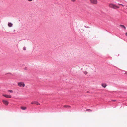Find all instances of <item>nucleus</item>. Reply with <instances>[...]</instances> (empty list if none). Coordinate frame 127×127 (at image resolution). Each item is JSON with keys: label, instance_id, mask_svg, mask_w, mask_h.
I'll list each match as a JSON object with an SVG mask.
<instances>
[{"label": "nucleus", "instance_id": "39448f33", "mask_svg": "<svg viewBox=\"0 0 127 127\" xmlns=\"http://www.w3.org/2000/svg\"><path fill=\"white\" fill-rule=\"evenodd\" d=\"M3 103L6 105H7L8 104V102L7 101L5 100H3Z\"/></svg>", "mask_w": 127, "mask_h": 127}, {"label": "nucleus", "instance_id": "f3484780", "mask_svg": "<svg viewBox=\"0 0 127 127\" xmlns=\"http://www.w3.org/2000/svg\"><path fill=\"white\" fill-rule=\"evenodd\" d=\"M125 35L127 36V32L126 33Z\"/></svg>", "mask_w": 127, "mask_h": 127}, {"label": "nucleus", "instance_id": "0eeeda50", "mask_svg": "<svg viewBox=\"0 0 127 127\" xmlns=\"http://www.w3.org/2000/svg\"><path fill=\"white\" fill-rule=\"evenodd\" d=\"M8 25L9 27H12L13 24L11 23H9L8 24Z\"/></svg>", "mask_w": 127, "mask_h": 127}, {"label": "nucleus", "instance_id": "f8f14e48", "mask_svg": "<svg viewBox=\"0 0 127 127\" xmlns=\"http://www.w3.org/2000/svg\"><path fill=\"white\" fill-rule=\"evenodd\" d=\"M86 111H91L92 110H91L90 109H87L86 110Z\"/></svg>", "mask_w": 127, "mask_h": 127}, {"label": "nucleus", "instance_id": "4468645a", "mask_svg": "<svg viewBox=\"0 0 127 127\" xmlns=\"http://www.w3.org/2000/svg\"><path fill=\"white\" fill-rule=\"evenodd\" d=\"M23 50H26V48L25 47H24L23 48Z\"/></svg>", "mask_w": 127, "mask_h": 127}, {"label": "nucleus", "instance_id": "ddd939ff", "mask_svg": "<svg viewBox=\"0 0 127 127\" xmlns=\"http://www.w3.org/2000/svg\"><path fill=\"white\" fill-rule=\"evenodd\" d=\"M8 91L11 93L13 92V91L11 90H9Z\"/></svg>", "mask_w": 127, "mask_h": 127}, {"label": "nucleus", "instance_id": "7ed1b4c3", "mask_svg": "<svg viewBox=\"0 0 127 127\" xmlns=\"http://www.w3.org/2000/svg\"><path fill=\"white\" fill-rule=\"evenodd\" d=\"M91 2L93 4H96L97 3V0H90Z\"/></svg>", "mask_w": 127, "mask_h": 127}, {"label": "nucleus", "instance_id": "5701e85b", "mask_svg": "<svg viewBox=\"0 0 127 127\" xmlns=\"http://www.w3.org/2000/svg\"><path fill=\"white\" fill-rule=\"evenodd\" d=\"M14 32L15 31V30H14Z\"/></svg>", "mask_w": 127, "mask_h": 127}, {"label": "nucleus", "instance_id": "2eb2a0df", "mask_svg": "<svg viewBox=\"0 0 127 127\" xmlns=\"http://www.w3.org/2000/svg\"><path fill=\"white\" fill-rule=\"evenodd\" d=\"M84 73L85 74H87V72L86 71H85V72H84Z\"/></svg>", "mask_w": 127, "mask_h": 127}, {"label": "nucleus", "instance_id": "1a4fd4ad", "mask_svg": "<svg viewBox=\"0 0 127 127\" xmlns=\"http://www.w3.org/2000/svg\"><path fill=\"white\" fill-rule=\"evenodd\" d=\"M21 109L23 110H25L27 109V108L26 107H22Z\"/></svg>", "mask_w": 127, "mask_h": 127}, {"label": "nucleus", "instance_id": "412c9836", "mask_svg": "<svg viewBox=\"0 0 127 127\" xmlns=\"http://www.w3.org/2000/svg\"><path fill=\"white\" fill-rule=\"evenodd\" d=\"M118 4H119V5H121V4H119V3H118Z\"/></svg>", "mask_w": 127, "mask_h": 127}, {"label": "nucleus", "instance_id": "a211bd4d", "mask_svg": "<svg viewBox=\"0 0 127 127\" xmlns=\"http://www.w3.org/2000/svg\"><path fill=\"white\" fill-rule=\"evenodd\" d=\"M85 27L86 28H89V27H86V26H85Z\"/></svg>", "mask_w": 127, "mask_h": 127}, {"label": "nucleus", "instance_id": "6ab92c4d", "mask_svg": "<svg viewBox=\"0 0 127 127\" xmlns=\"http://www.w3.org/2000/svg\"><path fill=\"white\" fill-rule=\"evenodd\" d=\"M121 5L123 7L124 6V5L123 4H121Z\"/></svg>", "mask_w": 127, "mask_h": 127}, {"label": "nucleus", "instance_id": "dca6fc26", "mask_svg": "<svg viewBox=\"0 0 127 127\" xmlns=\"http://www.w3.org/2000/svg\"><path fill=\"white\" fill-rule=\"evenodd\" d=\"M28 0L29 1H32L33 0Z\"/></svg>", "mask_w": 127, "mask_h": 127}, {"label": "nucleus", "instance_id": "423d86ee", "mask_svg": "<svg viewBox=\"0 0 127 127\" xmlns=\"http://www.w3.org/2000/svg\"><path fill=\"white\" fill-rule=\"evenodd\" d=\"M31 104H36L37 105L40 104L39 103H38L37 102H35V101H34V102H32L31 103Z\"/></svg>", "mask_w": 127, "mask_h": 127}, {"label": "nucleus", "instance_id": "f257e3e1", "mask_svg": "<svg viewBox=\"0 0 127 127\" xmlns=\"http://www.w3.org/2000/svg\"><path fill=\"white\" fill-rule=\"evenodd\" d=\"M109 6L111 8L116 9L117 8H119V7L113 4H110L109 5Z\"/></svg>", "mask_w": 127, "mask_h": 127}, {"label": "nucleus", "instance_id": "20e7f679", "mask_svg": "<svg viewBox=\"0 0 127 127\" xmlns=\"http://www.w3.org/2000/svg\"><path fill=\"white\" fill-rule=\"evenodd\" d=\"M3 95L7 98H10L11 97V96L10 95H4V94H3Z\"/></svg>", "mask_w": 127, "mask_h": 127}, {"label": "nucleus", "instance_id": "9b49d317", "mask_svg": "<svg viewBox=\"0 0 127 127\" xmlns=\"http://www.w3.org/2000/svg\"><path fill=\"white\" fill-rule=\"evenodd\" d=\"M64 107H70V106H68V105H65V106H64Z\"/></svg>", "mask_w": 127, "mask_h": 127}, {"label": "nucleus", "instance_id": "6e6552de", "mask_svg": "<svg viewBox=\"0 0 127 127\" xmlns=\"http://www.w3.org/2000/svg\"><path fill=\"white\" fill-rule=\"evenodd\" d=\"M102 86L103 87L105 88L107 86V85L106 84L102 83Z\"/></svg>", "mask_w": 127, "mask_h": 127}, {"label": "nucleus", "instance_id": "9d476101", "mask_svg": "<svg viewBox=\"0 0 127 127\" xmlns=\"http://www.w3.org/2000/svg\"><path fill=\"white\" fill-rule=\"evenodd\" d=\"M120 26L122 28H124L125 29H126V27H125L123 25H120Z\"/></svg>", "mask_w": 127, "mask_h": 127}, {"label": "nucleus", "instance_id": "f03ea898", "mask_svg": "<svg viewBox=\"0 0 127 127\" xmlns=\"http://www.w3.org/2000/svg\"><path fill=\"white\" fill-rule=\"evenodd\" d=\"M18 86L20 87H24L25 86V84L23 82H20L18 83Z\"/></svg>", "mask_w": 127, "mask_h": 127}, {"label": "nucleus", "instance_id": "4be33fe9", "mask_svg": "<svg viewBox=\"0 0 127 127\" xmlns=\"http://www.w3.org/2000/svg\"><path fill=\"white\" fill-rule=\"evenodd\" d=\"M116 101V100H113V101Z\"/></svg>", "mask_w": 127, "mask_h": 127}, {"label": "nucleus", "instance_id": "aec40b11", "mask_svg": "<svg viewBox=\"0 0 127 127\" xmlns=\"http://www.w3.org/2000/svg\"><path fill=\"white\" fill-rule=\"evenodd\" d=\"M126 74H127V73H125Z\"/></svg>", "mask_w": 127, "mask_h": 127}]
</instances>
